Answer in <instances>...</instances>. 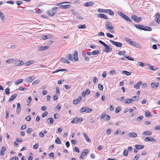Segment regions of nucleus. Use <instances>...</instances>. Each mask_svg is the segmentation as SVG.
<instances>
[{
	"instance_id": "f257e3e1",
	"label": "nucleus",
	"mask_w": 160,
	"mask_h": 160,
	"mask_svg": "<svg viewBox=\"0 0 160 160\" xmlns=\"http://www.w3.org/2000/svg\"><path fill=\"white\" fill-rule=\"evenodd\" d=\"M57 8V7H54L52 8L51 9L48 10L47 11L48 15L50 17L53 16L56 13Z\"/></svg>"
},
{
	"instance_id": "f03ea898",
	"label": "nucleus",
	"mask_w": 160,
	"mask_h": 160,
	"mask_svg": "<svg viewBox=\"0 0 160 160\" xmlns=\"http://www.w3.org/2000/svg\"><path fill=\"white\" fill-rule=\"evenodd\" d=\"M131 19L135 22L138 23L142 21L141 17H138L135 15H132L131 16Z\"/></svg>"
},
{
	"instance_id": "7ed1b4c3",
	"label": "nucleus",
	"mask_w": 160,
	"mask_h": 160,
	"mask_svg": "<svg viewBox=\"0 0 160 160\" xmlns=\"http://www.w3.org/2000/svg\"><path fill=\"white\" fill-rule=\"evenodd\" d=\"M104 46V48H103V51L104 52L108 53L112 51V48L106 44Z\"/></svg>"
},
{
	"instance_id": "20e7f679",
	"label": "nucleus",
	"mask_w": 160,
	"mask_h": 160,
	"mask_svg": "<svg viewBox=\"0 0 160 160\" xmlns=\"http://www.w3.org/2000/svg\"><path fill=\"white\" fill-rule=\"evenodd\" d=\"M24 63V62L20 60H17L14 59L13 61V64L14 65L17 66H20L23 65Z\"/></svg>"
},
{
	"instance_id": "39448f33",
	"label": "nucleus",
	"mask_w": 160,
	"mask_h": 160,
	"mask_svg": "<svg viewBox=\"0 0 160 160\" xmlns=\"http://www.w3.org/2000/svg\"><path fill=\"white\" fill-rule=\"evenodd\" d=\"M110 42L113 45L118 47H121L122 46V43L121 42H117L112 40H110Z\"/></svg>"
},
{
	"instance_id": "423d86ee",
	"label": "nucleus",
	"mask_w": 160,
	"mask_h": 160,
	"mask_svg": "<svg viewBox=\"0 0 160 160\" xmlns=\"http://www.w3.org/2000/svg\"><path fill=\"white\" fill-rule=\"evenodd\" d=\"M105 28L107 29H114V28L113 26L111 25V23L109 22H107L105 24Z\"/></svg>"
},
{
	"instance_id": "0eeeda50",
	"label": "nucleus",
	"mask_w": 160,
	"mask_h": 160,
	"mask_svg": "<svg viewBox=\"0 0 160 160\" xmlns=\"http://www.w3.org/2000/svg\"><path fill=\"white\" fill-rule=\"evenodd\" d=\"M155 19L157 23H160V14L159 13L157 12L156 14Z\"/></svg>"
},
{
	"instance_id": "6e6552de",
	"label": "nucleus",
	"mask_w": 160,
	"mask_h": 160,
	"mask_svg": "<svg viewBox=\"0 0 160 160\" xmlns=\"http://www.w3.org/2000/svg\"><path fill=\"white\" fill-rule=\"evenodd\" d=\"M82 99V98L81 96H80L79 97L78 99H75L73 101V103L75 105L78 104L81 102Z\"/></svg>"
},
{
	"instance_id": "1a4fd4ad",
	"label": "nucleus",
	"mask_w": 160,
	"mask_h": 160,
	"mask_svg": "<svg viewBox=\"0 0 160 160\" xmlns=\"http://www.w3.org/2000/svg\"><path fill=\"white\" fill-rule=\"evenodd\" d=\"M105 117V118L104 119L105 120L108 121L110 118V117L108 115L104 114H102L100 116L101 119L104 118V117Z\"/></svg>"
},
{
	"instance_id": "9d476101",
	"label": "nucleus",
	"mask_w": 160,
	"mask_h": 160,
	"mask_svg": "<svg viewBox=\"0 0 160 160\" xmlns=\"http://www.w3.org/2000/svg\"><path fill=\"white\" fill-rule=\"evenodd\" d=\"M34 79V76H32L27 78L25 81L26 82L30 83Z\"/></svg>"
},
{
	"instance_id": "9b49d317",
	"label": "nucleus",
	"mask_w": 160,
	"mask_h": 160,
	"mask_svg": "<svg viewBox=\"0 0 160 160\" xmlns=\"http://www.w3.org/2000/svg\"><path fill=\"white\" fill-rule=\"evenodd\" d=\"M144 140L145 141H152V142H154L156 141V139L153 138H152L150 137H147Z\"/></svg>"
},
{
	"instance_id": "f8f14e48",
	"label": "nucleus",
	"mask_w": 160,
	"mask_h": 160,
	"mask_svg": "<svg viewBox=\"0 0 160 160\" xmlns=\"http://www.w3.org/2000/svg\"><path fill=\"white\" fill-rule=\"evenodd\" d=\"M74 120H75V123H77L81 122L83 120V118H78L76 117L74 118Z\"/></svg>"
},
{
	"instance_id": "ddd939ff",
	"label": "nucleus",
	"mask_w": 160,
	"mask_h": 160,
	"mask_svg": "<svg viewBox=\"0 0 160 160\" xmlns=\"http://www.w3.org/2000/svg\"><path fill=\"white\" fill-rule=\"evenodd\" d=\"M135 101L134 99H126L124 101V103L125 104L131 103L133 101Z\"/></svg>"
},
{
	"instance_id": "4468645a",
	"label": "nucleus",
	"mask_w": 160,
	"mask_h": 160,
	"mask_svg": "<svg viewBox=\"0 0 160 160\" xmlns=\"http://www.w3.org/2000/svg\"><path fill=\"white\" fill-rule=\"evenodd\" d=\"M134 26L137 28L139 29L140 30H142L143 27V25H141L140 24H135Z\"/></svg>"
},
{
	"instance_id": "2eb2a0df",
	"label": "nucleus",
	"mask_w": 160,
	"mask_h": 160,
	"mask_svg": "<svg viewBox=\"0 0 160 160\" xmlns=\"http://www.w3.org/2000/svg\"><path fill=\"white\" fill-rule=\"evenodd\" d=\"M17 95H18L17 94H15L13 95H12L9 99L8 102H10L13 100L15 98L17 97Z\"/></svg>"
},
{
	"instance_id": "dca6fc26",
	"label": "nucleus",
	"mask_w": 160,
	"mask_h": 160,
	"mask_svg": "<svg viewBox=\"0 0 160 160\" xmlns=\"http://www.w3.org/2000/svg\"><path fill=\"white\" fill-rule=\"evenodd\" d=\"M98 16L101 18H104L107 19H108V17L105 14L102 13H99L98 14Z\"/></svg>"
},
{
	"instance_id": "f3484780",
	"label": "nucleus",
	"mask_w": 160,
	"mask_h": 160,
	"mask_svg": "<svg viewBox=\"0 0 160 160\" xmlns=\"http://www.w3.org/2000/svg\"><path fill=\"white\" fill-rule=\"evenodd\" d=\"M142 84V82L141 81H139L137 84H135L134 87L135 88L138 89H139L140 85H141Z\"/></svg>"
},
{
	"instance_id": "a211bd4d",
	"label": "nucleus",
	"mask_w": 160,
	"mask_h": 160,
	"mask_svg": "<svg viewBox=\"0 0 160 160\" xmlns=\"http://www.w3.org/2000/svg\"><path fill=\"white\" fill-rule=\"evenodd\" d=\"M82 134H83V135L86 141L88 142H90L91 140L90 138H88L87 134L86 133L84 132H83Z\"/></svg>"
},
{
	"instance_id": "6ab92c4d",
	"label": "nucleus",
	"mask_w": 160,
	"mask_h": 160,
	"mask_svg": "<svg viewBox=\"0 0 160 160\" xmlns=\"http://www.w3.org/2000/svg\"><path fill=\"white\" fill-rule=\"evenodd\" d=\"M21 111L20 104L18 103L17 104L16 113H18Z\"/></svg>"
},
{
	"instance_id": "aec40b11",
	"label": "nucleus",
	"mask_w": 160,
	"mask_h": 160,
	"mask_svg": "<svg viewBox=\"0 0 160 160\" xmlns=\"http://www.w3.org/2000/svg\"><path fill=\"white\" fill-rule=\"evenodd\" d=\"M142 30L145 31H150L152 30V28L150 27L145 26H143Z\"/></svg>"
},
{
	"instance_id": "412c9836",
	"label": "nucleus",
	"mask_w": 160,
	"mask_h": 160,
	"mask_svg": "<svg viewBox=\"0 0 160 160\" xmlns=\"http://www.w3.org/2000/svg\"><path fill=\"white\" fill-rule=\"evenodd\" d=\"M78 52L77 51H75L73 55V59L75 60V61H78V59L77 57Z\"/></svg>"
},
{
	"instance_id": "4be33fe9",
	"label": "nucleus",
	"mask_w": 160,
	"mask_h": 160,
	"mask_svg": "<svg viewBox=\"0 0 160 160\" xmlns=\"http://www.w3.org/2000/svg\"><path fill=\"white\" fill-rule=\"evenodd\" d=\"M128 136L131 138H136L137 135L135 132H131L129 133Z\"/></svg>"
},
{
	"instance_id": "5701e85b",
	"label": "nucleus",
	"mask_w": 160,
	"mask_h": 160,
	"mask_svg": "<svg viewBox=\"0 0 160 160\" xmlns=\"http://www.w3.org/2000/svg\"><path fill=\"white\" fill-rule=\"evenodd\" d=\"M6 149L5 147H2L1 150L0 155L1 156L3 155L4 154V152L6 151Z\"/></svg>"
},
{
	"instance_id": "b1692460",
	"label": "nucleus",
	"mask_w": 160,
	"mask_h": 160,
	"mask_svg": "<svg viewBox=\"0 0 160 160\" xmlns=\"http://www.w3.org/2000/svg\"><path fill=\"white\" fill-rule=\"evenodd\" d=\"M122 18H123L126 21H128L130 22H131L132 21L131 19L128 17L125 14L124 16V17H122Z\"/></svg>"
},
{
	"instance_id": "393cba45",
	"label": "nucleus",
	"mask_w": 160,
	"mask_h": 160,
	"mask_svg": "<svg viewBox=\"0 0 160 160\" xmlns=\"http://www.w3.org/2000/svg\"><path fill=\"white\" fill-rule=\"evenodd\" d=\"M135 147L137 149H140L144 148V145H136Z\"/></svg>"
},
{
	"instance_id": "a878e982",
	"label": "nucleus",
	"mask_w": 160,
	"mask_h": 160,
	"mask_svg": "<svg viewBox=\"0 0 160 160\" xmlns=\"http://www.w3.org/2000/svg\"><path fill=\"white\" fill-rule=\"evenodd\" d=\"M59 7L62 8L66 9L69 8L70 7V5L68 4L67 5H59Z\"/></svg>"
},
{
	"instance_id": "bb28decb",
	"label": "nucleus",
	"mask_w": 160,
	"mask_h": 160,
	"mask_svg": "<svg viewBox=\"0 0 160 160\" xmlns=\"http://www.w3.org/2000/svg\"><path fill=\"white\" fill-rule=\"evenodd\" d=\"M60 61L68 64L69 63V62L65 58H60Z\"/></svg>"
},
{
	"instance_id": "cd10ccee",
	"label": "nucleus",
	"mask_w": 160,
	"mask_h": 160,
	"mask_svg": "<svg viewBox=\"0 0 160 160\" xmlns=\"http://www.w3.org/2000/svg\"><path fill=\"white\" fill-rule=\"evenodd\" d=\"M133 46L137 48H138L140 49L142 48V47L141 45L139 44L138 43L134 42V43L133 45Z\"/></svg>"
},
{
	"instance_id": "c85d7f7f",
	"label": "nucleus",
	"mask_w": 160,
	"mask_h": 160,
	"mask_svg": "<svg viewBox=\"0 0 160 160\" xmlns=\"http://www.w3.org/2000/svg\"><path fill=\"white\" fill-rule=\"evenodd\" d=\"M148 66H149V69H150L152 71H155L157 70L158 69V68L157 67H154L152 66H151V65L148 64Z\"/></svg>"
},
{
	"instance_id": "c756f323",
	"label": "nucleus",
	"mask_w": 160,
	"mask_h": 160,
	"mask_svg": "<svg viewBox=\"0 0 160 160\" xmlns=\"http://www.w3.org/2000/svg\"><path fill=\"white\" fill-rule=\"evenodd\" d=\"M108 9H103L99 8L98 10V11L100 12L107 13Z\"/></svg>"
},
{
	"instance_id": "7c9ffc66",
	"label": "nucleus",
	"mask_w": 160,
	"mask_h": 160,
	"mask_svg": "<svg viewBox=\"0 0 160 160\" xmlns=\"http://www.w3.org/2000/svg\"><path fill=\"white\" fill-rule=\"evenodd\" d=\"M53 119L52 118H49L47 119V121L49 124H52L53 122Z\"/></svg>"
},
{
	"instance_id": "2f4dec72",
	"label": "nucleus",
	"mask_w": 160,
	"mask_h": 160,
	"mask_svg": "<svg viewBox=\"0 0 160 160\" xmlns=\"http://www.w3.org/2000/svg\"><path fill=\"white\" fill-rule=\"evenodd\" d=\"M151 86L152 88H154V86L155 88H156L158 87V82L157 84H156L155 82H152L151 84Z\"/></svg>"
},
{
	"instance_id": "473e14b6",
	"label": "nucleus",
	"mask_w": 160,
	"mask_h": 160,
	"mask_svg": "<svg viewBox=\"0 0 160 160\" xmlns=\"http://www.w3.org/2000/svg\"><path fill=\"white\" fill-rule=\"evenodd\" d=\"M23 81V79H20L18 80L17 81H16L15 84L16 85H17L18 84H19L21 83Z\"/></svg>"
},
{
	"instance_id": "72a5a7b5",
	"label": "nucleus",
	"mask_w": 160,
	"mask_h": 160,
	"mask_svg": "<svg viewBox=\"0 0 160 160\" xmlns=\"http://www.w3.org/2000/svg\"><path fill=\"white\" fill-rule=\"evenodd\" d=\"M122 73L125 74V75L128 76L131 74V72H128L126 71H123L122 72Z\"/></svg>"
},
{
	"instance_id": "f704fd0d",
	"label": "nucleus",
	"mask_w": 160,
	"mask_h": 160,
	"mask_svg": "<svg viewBox=\"0 0 160 160\" xmlns=\"http://www.w3.org/2000/svg\"><path fill=\"white\" fill-rule=\"evenodd\" d=\"M33 60H30L28 62H26L25 63V66H28L30 64L33 63Z\"/></svg>"
},
{
	"instance_id": "c9c22d12",
	"label": "nucleus",
	"mask_w": 160,
	"mask_h": 160,
	"mask_svg": "<svg viewBox=\"0 0 160 160\" xmlns=\"http://www.w3.org/2000/svg\"><path fill=\"white\" fill-rule=\"evenodd\" d=\"M55 142L56 144H59L61 143V141L59 138L58 137L55 140Z\"/></svg>"
},
{
	"instance_id": "e433bc0d",
	"label": "nucleus",
	"mask_w": 160,
	"mask_h": 160,
	"mask_svg": "<svg viewBox=\"0 0 160 160\" xmlns=\"http://www.w3.org/2000/svg\"><path fill=\"white\" fill-rule=\"evenodd\" d=\"M145 115L146 118H148L151 116V113L148 111H146L145 112Z\"/></svg>"
},
{
	"instance_id": "4c0bfd02",
	"label": "nucleus",
	"mask_w": 160,
	"mask_h": 160,
	"mask_svg": "<svg viewBox=\"0 0 160 160\" xmlns=\"http://www.w3.org/2000/svg\"><path fill=\"white\" fill-rule=\"evenodd\" d=\"M66 58H68V60L73 61V59L72 58V55L71 54H68L67 56H66Z\"/></svg>"
},
{
	"instance_id": "58836bf2",
	"label": "nucleus",
	"mask_w": 160,
	"mask_h": 160,
	"mask_svg": "<svg viewBox=\"0 0 160 160\" xmlns=\"http://www.w3.org/2000/svg\"><path fill=\"white\" fill-rule=\"evenodd\" d=\"M89 152V151L87 149H84L82 152V155L85 156Z\"/></svg>"
},
{
	"instance_id": "ea45409f",
	"label": "nucleus",
	"mask_w": 160,
	"mask_h": 160,
	"mask_svg": "<svg viewBox=\"0 0 160 160\" xmlns=\"http://www.w3.org/2000/svg\"><path fill=\"white\" fill-rule=\"evenodd\" d=\"M92 55H96L98 54L99 53V52L98 50H96L93 51L92 52Z\"/></svg>"
},
{
	"instance_id": "a19ab883",
	"label": "nucleus",
	"mask_w": 160,
	"mask_h": 160,
	"mask_svg": "<svg viewBox=\"0 0 160 160\" xmlns=\"http://www.w3.org/2000/svg\"><path fill=\"white\" fill-rule=\"evenodd\" d=\"M67 71V70L64 69H58L56 70L55 71L53 72L52 73H56L58 72L59 71Z\"/></svg>"
},
{
	"instance_id": "79ce46f5",
	"label": "nucleus",
	"mask_w": 160,
	"mask_h": 160,
	"mask_svg": "<svg viewBox=\"0 0 160 160\" xmlns=\"http://www.w3.org/2000/svg\"><path fill=\"white\" fill-rule=\"evenodd\" d=\"M107 13L110 15H114V12L110 9H108L107 10Z\"/></svg>"
},
{
	"instance_id": "37998d69",
	"label": "nucleus",
	"mask_w": 160,
	"mask_h": 160,
	"mask_svg": "<svg viewBox=\"0 0 160 160\" xmlns=\"http://www.w3.org/2000/svg\"><path fill=\"white\" fill-rule=\"evenodd\" d=\"M42 38L44 39H47L50 38H51L49 35H43L42 36Z\"/></svg>"
},
{
	"instance_id": "c03bdc74",
	"label": "nucleus",
	"mask_w": 160,
	"mask_h": 160,
	"mask_svg": "<svg viewBox=\"0 0 160 160\" xmlns=\"http://www.w3.org/2000/svg\"><path fill=\"white\" fill-rule=\"evenodd\" d=\"M92 4V3L91 2H86L84 4V5L86 7H89L91 6Z\"/></svg>"
},
{
	"instance_id": "a18cd8bd",
	"label": "nucleus",
	"mask_w": 160,
	"mask_h": 160,
	"mask_svg": "<svg viewBox=\"0 0 160 160\" xmlns=\"http://www.w3.org/2000/svg\"><path fill=\"white\" fill-rule=\"evenodd\" d=\"M121 110V109L120 106L118 107H117L115 109V113H119L120 112V111Z\"/></svg>"
},
{
	"instance_id": "49530a36",
	"label": "nucleus",
	"mask_w": 160,
	"mask_h": 160,
	"mask_svg": "<svg viewBox=\"0 0 160 160\" xmlns=\"http://www.w3.org/2000/svg\"><path fill=\"white\" fill-rule=\"evenodd\" d=\"M143 133L147 135H150L152 134L151 132L149 131H144L143 132Z\"/></svg>"
},
{
	"instance_id": "de8ad7c7",
	"label": "nucleus",
	"mask_w": 160,
	"mask_h": 160,
	"mask_svg": "<svg viewBox=\"0 0 160 160\" xmlns=\"http://www.w3.org/2000/svg\"><path fill=\"white\" fill-rule=\"evenodd\" d=\"M5 92L7 95H8L10 93V89L8 87L5 89Z\"/></svg>"
},
{
	"instance_id": "09e8293b",
	"label": "nucleus",
	"mask_w": 160,
	"mask_h": 160,
	"mask_svg": "<svg viewBox=\"0 0 160 160\" xmlns=\"http://www.w3.org/2000/svg\"><path fill=\"white\" fill-rule=\"evenodd\" d=\"M124 57L125 58L127 59L128 60H130V61H133L134 60L133 58L130 57L129 56H124Z\"/></svg>"
},
{
	"instance_id": "8fccbe9b",
	"label": "nucleus",
	"mask_w": 160,
	"mask_h": 160,
	"mask_svg": "<svg viewBox=\"0 0 160 160\" xmlns=\"http://www.w3.org/2000/svg\"><path fill=\"white\" fill-rule=\"evenodd\" d=\"M117 13L118 15L121 16L122 18L125 15L124 13L121 12V11H118L117 12Z\"/></svg>"
},
{
	"instance_id": "3c124183",
	"label": "nucleus",
	"mask_w": 160,
	"mask_h": 160,
	"mask_svg": "<svg viewBox=\"0 0 160 160\" xmlns=\"http://www.w3.org/2000/svg\"><path fill=\"white\" fill-rule=\"evenodd\" d=\"M85 112L87 113H89L92 111V109L88 108L87 107H86V108H85Z\"/></svg>"
},
{
	"instance_id": "603ef678",
	"label": "nucleus",
	"mask_w": 160,
	"mask_h": 160,
	"mask_svg": "<svg viewBox=\"0 0 160 160\" xmlns=\"http://www.w3.org/2000/svg\"><path fill=\"white\" fill-rule=\"evenodd\" d=\"M98 88L101 91H102L103 90V87L102 85L99 84L98 85Z\"/></svg>"
},
{
	"instance_id": "864d4df0",
	"label": "nucleus",
	"mask_w": 160,
	"mask_h": 160,
	"mask_svg": "<svg viewBox=\"0 0 160 160\" xmlns=\"http://www.w3.org/2000/svg\"><path fill=\"white\" fill-rule=\"evenodd\" d=\"M126 53L125 51H119L118 52V54L120 55H124Z\"/></svg>"
},
{
	"instance_id": "5fc2aeb1",
	"label": "nucleus",
	"mask_w": 160,
	"mask_h": 160,
	"mask_svg": "<svg viewBox=\"0 0 160 160\" xmlns=\"http://www.w3.org/2000/svg\"><path fill=\"white\" fill-rule=\"evenodd\" d=\"M78 28L85 29L86 28V25L85 24L82 25H80L78 27Z\"/></svg>"
},
{
	"instance_id": "6e6d98bb",
	"label": "nucleus",
	"mask_w": 160,
	"mask_h": 160,
	"mask_svg": "<svg viewBox=\"0 0 160 160\" xmlns=\"http://www.w3.org/2000/svg\"><path fill=\"white\" fill-rule=\"evenodd\" d=\"M14 59H9L6 61V62L8 63H13Z\"/></svg>"
},
{
	"instance_id": "4d7b16f0",
	"label": "nucleus",
	"mask_w": 160,
	"mask_h": 160,
	"mask_svg": "<svg viewBox=\"0 0 160 160\" xmlns=\"http://www.w3.org/2000/svg\"><path fill=\"white\" fill-rule=\"evenodd\" d=\"M48 114V112L47 111L44 112L42 115V118L47 116Z\"/></svg>"
},
{
	"instance_id": "13d9d810",
	"label": "nucleus",
	"mask_w": 160,
	"mask_h": 160,
	"mask_svg": "<svg viewBox=\"0 0 160 160\" xmlns=\"http://www.w3.org/2000/svg\"><path fill=\"white\" fill-rule=\"evenodd\" d=\"M106 36L108 37H109V38H113L114 37V36L112 35V34H111L109 33H108L106 34Z\"/></svg>"
},
{
	"instance_id": "bf43d9fd",
	"label": "nucleus",
	"mask_w": 160,
	"mask_h": 160,
	"mask_svg": "<svg viewBox=\"0 0 160 160\" xmlns=\"http://www.w3.org/2000/svg\"><path fill=\"white\" fill-rule=\"evenodd\" d=\"M0 18H1V19L2 20H3L5 18V17H4V15L0 11Z\"/></svg>"
},
{
	"instance_id": "052dcab7",
	"label": "nucleus",
	"mask_w": 160,
	"mask_h": 160,
	"mask_svg": "<svg viewBox=\"0 0 160 160\" xmlns=\"http://www.w3.org/2000/svg\"><path fill=\"white\" fill-rule=\"evenodd\" d=\"M10 160H19L18 158L17 157H12L10 158Z\"/></svg>"
},
{
	"instance_id": "680f3d73",
	"label": "nucleus",
	"mask_w": 160,
	"mask_h": 160,
	"mask_svg": "<svg viewBox=\"0 0 160 160\" xmlns=\"http://www.w3.org/2000/svg\"><path fill=\"white\" fill-rule=\"evenodd\" d=\"M86 108V107H84L82 108L80 110V112H85Z\"/></svg>"
},
{
	"instance_id": "e2e57ef3",
	"label": "nucleus",
	"mask_w": 160,
	"mask_h": 160,
	"mask_svg": "<svg viewBox=\"0 0 160 160\" xmlns=\"http://www.w3.org/2000/svg\"><path fill=\"white\" fill-rule=\"evenodd\" d=\"M43 50V46H39L38 48V51H42Z\"/></svg>"
},
{
	"instance_id": "0e129e2a",
	"label": "nucleus",
	"mask_w": 160,
	"mask_h": 160,
	"mask_svg": "<svg viewBox=\"0 0 160 160\" xmlns=\"http://www.w3.org/2000/svg\"><path fill=\"white\" fill-rule=\"evenodd\" d=\"M53 116L55 119H57L58 118L59 116L58 114L56 113L53 115Z\"/></svg>"
},
{
	"instance_id": "69168bd1",
	"label": "nucleus",
	"mask_w": 160,
	"mask_h": 160,
	"mask_svg": "<svg viewBox=\"0 0 160 160\" xmlns=\"http://www.w3.org/2000/svg\"><path fill=\"white\" fill-rule=\"evenodd\" d=\"M139 157V155L138 154L137 155L133 158V160H138Z\"/></svg>"
},
{
	"instance_id": "338daca9",
	"label": "nucleus",
	"mask_w": 160,
	"mask_h": 160,
	"mask_svg": "<svg viewBox=\"0 0 160 160\" xmlns=\"http://www.w3.org/2000/svg\"><path fill=\"white\" fill-rule=\"evenodd\" d=\"M143 118V116H142L139 117L137 118V120L138 121H140Z\"/></svg>"
},
{
	"instance_id": "774afa93",
	"label": "nucleus",
	"mask_w": 160,
	"mask_h": 160,
	"mask_svg": "<svg viewBox=\"0 0 160 160\" xmlns=\"http://www.w3.org/2000/svg\"><path fill=\"white\" fill-rule=\"evenodd\" d=\"M54 154L53 152H51L49 154V156L50 157H51L52 158H54Z\"/></svg>"
}]
</instances>
